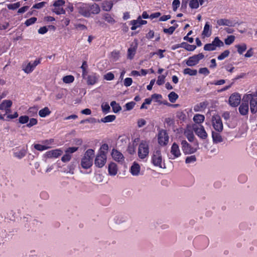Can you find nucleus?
<instances>
[{"label":"nucleus","instance_id":"69168bd1","mask_svg":"<svg viewBox=\"0 0 257 257\" xmlns=\"http://www.w3.org/2000/svg\"><path fill=\"white\" fill-rule=\"evenodd\" d=\"M199 73L205 75H208L210 73L209 70L206 67L201 68L199 69Z\"/></svg>","mask_w":257,"mask_h":257},{"label":"nucleus","instance_id":"0eeeda50","mask_svg":"<svg viewBox=\"0 0 257 257\" xmlns=\"http://www.w3.org/2000/svg\"><path fill=\"white\" fill-rule=\"evenodd\" d=\"M204 57V55L202 53L194 55L189 57L188 59L186 60V64L188 66H194L198 64L200 60L203 59Z\"/></svg>","mask_w":257,"mask_h":257},{"label":"nucleus","instance_id":"a878e982","mask_svg":"<svg viewBox=\"0 0 257 257\" xmlns=\"http://www.w3.org/2000/svg\"><path fill=\"white\" fill-rule=\"evenodd\" d=\"M211 30L210 28V25L208 22H206L204 27V29L202 33V35L204 37H209L211 35Z\"/></svg>","mask_w":257,"mask_h":257},{"label":"nucleus","instance_id":"c03bdc74","mask_svg":"<svg viewBox=\"0 0 257 257\" xmlns=\"http://www.w3.org/2000/svg\"><path fill=\"white\" fill-rule=\"evenodd\" d=\"M235 40V36L233 35L228 36L224 40V43L226 45H231Z\"/></svg>","mask_w":257,"mask_h":257},{"label":"nucleus","instance_id":"0e129e2a","mask_svg":"<svg viewBox=\"0 0 257 257\" xmlns=\"http://www.w3.org/2000/svg\"><path fill=\"white\" fill-rule=\"evenodd\" d=\"M114 78V74L112 72H108L104 76V78L106 80H112Z\"/></svg>","mask_w":257,"mask_h":257},{"label":"nucleus","instance_id":"f257e3e1","mask_svg":"<svg viewBox=\"0 0 257 257\" xmlns=\"http://www.w3.org/2000/svg\"><path fill=\"white\" fill-rule=\"evenodd\" d=\"M76 8L78 13L81 16L89 18L91 15L98 14L100 12V9L98 5L94 4H87L79 3L76 4Z\"/></svg>","mask_w":257,"mask_h":257},{"label":"nucleus","instance_id":"a19ab883","mask_svg":"<svg viewBox=\"0 0 257 257\" xmlns=\"http://www.w3.org/2000/svg\"><path fill=\"white\" fill-rule=\"evenodd\" d=\"M130 24L132 25L131 27L132 30H135L138 28L141 27L140 23H139V20H132L130 22Z\"/></svg>","mask_w":257,"mask_h":257},{"label":"nucleus","instance_id":"4d7b16f0","mask_svg":"<svg viewBox=\"0 0 257 257\" xmlns=\"http://www.w3.org/2000/svg\"><path fill=\"white\" fill-rule=\"evenodd\" d=\"M204 50L208 51H214L215 50V48L213 47L212 43H208L204 45Z\"/></svg>","mask_w":257,"mask_h":257},{"label":"nucleus","instance_id":"680f3d73","mask_svg":"<svg viewBox=\"0 0 257 257\" xmlns=\"http://www.w3.org/2000/svg\"><path fill=\"white\" fill-rule=\"evenodd\" d=\"M71 158V155L68 153H66V154L63 155V156L61 158V160L63 162H67L70 160Z\"/></svg>","mask_w":257,"mask_h":257},{"label":"nucleus","instance_id":"ddd939ff","mask_svg":"<svg viewBox=\"0 0 257 257\" xmlns=\"http://www.w3.org/2000/svg\"><path fill=\"white\" fill-rule=\"evenodd\" d=\"M194 131L196 135L201 139L205 140L208 137V135L202 125H200L199 127H194Z\"/></svg>","mask_w":257,"mask_h":257},{"label":"nucleus","instance_id":"20e7f679","mask_svg":"<svg viewBox=\"0 0 257 257\" xmlns=\"http://www.w3.org/2000/svg\"><path fill=\"white\" fill-rule=\"evenodd\" d=\"M149 153V143L146 141H142L138 148L139 157L141 159H144L148 156Z\"/></svg>","mask_w":257,"mask_h":257},{"label":"nucleus","instance_id":"e2e57ef3","mask_svg":"<svg viewBox=\"0 0 257 257\" xmlns=\"http://www.w3.org/2000/svg\"><path fill=\"white\" fill-rule=\"evenodd\" d=\"M65 4V1L63 0H57L53 4L54 7H61Z\"/></svg>","mask_w":257,"mask_h":257},{"label":"nucleus","instance_id":"8fccbe9b","mask_svg":"<svg viewBox=\"0 0 257 257\" xmlns=\"http://www.w3.org/2000/svg\"><path fill=\"white\" fill-rule=\"evenodd\" d=\"M34 148L39 151H43L44 150H46L47 149H49V147H46L44 145H40V144H34Z\"/></svg>","mask_w":257,"mask_h":257},{"label":"nucleus","instance_id":"13d9d810","mask_svg":"<svg viewBox=\"0 0 257 257\" xmlns=\"http://www.w3.org/2000/svg\"><path fill=\"white\" fill-rule=\"evenodd\" d=\"M176 116L182 120H184L186 118V114L182 111H178L176 113Z\"/></svg>","mask_w":257,"mask_h":257},{"label":"nucleus","instance_id":"49530a36","mask_svg":"<svg viewBox=\"0 0 257 257\" xmlns=\"http://www.w3.org/2000/svg\"><path fill=\"white\" fill-rule=\"evenodd\" d=\"M178 25H177L176 27L175 26H171L169 27V28H164L163 29V32L166 34H168L169 35H172L174 32L175 31V29L177 28Z\"/></svg>","mask_w":257,"mask_h":257},{"label":"nucleus","instance_id":"7c9ffc66","mask_svg":"<svg viewBox=\"0 0 257 257\" xmlns=\"http://www.w3.org/2000/svg\"><path fill=\"white\" fill-rule=\"evenodd\" d=\"M51 111L48 107H45L44 108L40 110L39 115L41 117H45L51 113Z\"/></svg>","mask_w":257,"mask_h":257},{"label":"nucleus","instance_id":"f704fd0d","mask_svg":"<svg viewBox=\"0 0 257 257\" xmlns=\"http://www.w3.org/2000/svg\"><path fill=\"white\" fill-rule=\"evenodd\" d=\"M110 105L112 107L113 111L114 113H117L121 109V106L115 101H111L110 103Z\"/></svg>","mask_w":257,"mask_h":257},{"label":"nucleus","instance_id":"6e6552de","mask_svg":"<svg viewBox=\"0 0 257 257\" xmlns=\"http://www.w3.org/2000/svg\"><path fill=\"white\" fill-rule=\"evenodd\" d=\"M106 155L103 153H98L94 160L95 165L98 168H102L106 162Z\"/></svg>","mask_w":257,"mask_h":257},{"label":"nucleus","instance_id":"603ef678","mask_svg":"<svg viewBox=\"0 0 257 257\" xmlns=\"http://www.w3.org/2000/svg\"><path fill=\"white\" fill-rule=\"evenodd\" d=\"M108 150V145L106 144H104L102 145V146H101L98 153L100 154V153H103L106 155Z\"/></svg>","mask_w":257,"mask_h":257},{"label":"nucleus","instance_id":"dca6fc26","mask_svg":"<svg viewBox=\"0 0 257 257\" xmlns=\"http://www.w3.org/2000/svg\"><path fill=\"white\" fill-rule=\"evenodd\" d=\"M99 75L96 73L92 72L88 75L86 79H87V84L89 85H93L98 81Z\"/></svg>","mask_w":257,"mask_h":257},{"label":"nucleus","instance_id":"09e8293b","mask_svg":"<svg viewBox=\"0 0 257 257\" xmlns=\"http://www.w3.org/2000/svg\"><path fill=\"white\" fill-rule=\"evenodd\" d=\"M29 120V117L27 115H22L19 118V122L21 124H25L28 123Z\"/></svg>","mask_w":257,"mask_h":257},{"label":"nucleus","instance_id":"a18cd8bd","mask_svg":"<svg viewBox=\"0 0 257 257\" xmlns=\"http://www.w3.org/2000/svg\"><path fill=\"white\" fill-rule=\"evenodd\" d=\"M229 51L228 50H226L217 57V59L219 60H222L224 59L225 58L229 56Z\"/></svg>","mask_w":257,"mask_h":257},{"label":"nucleus","instance_id":"a211bd4d","mask_svg":"<svg viewBox=\"0 0 257 257\" xmlns=\"http://www.w3.org/2000/svg\"><path fill=\"white\" fill-rule=\"evenodd\" d=\"M62 153L63 152L60 149H55L47 152L46 156L49 158H57L60 156Z\"/></svg>","mask_w":257,"mask_h":257},{"label":"nucleus","instance_id":"58836bf2","mask_svg":"<svg viewBox=\"0 0 257 257\" xmlns=\"http://www.w3.org/2000/svg\"><path fill=\"white\" fill-rule=\"evenodd\" d=\"M116 117L114 115H108L101 119V121L103 122H109L113 121Z\"/></svg>","mask_w":257,"mask_h":257},{"label":"nucleus","instance_id":"72a5a7b5","mask_svg":"<svg viewBox=\"0 0 257 257\" xmlns=\"http://www.w3.org/2000/svg\"><path fill=\"white\" fill-rule=\"evenodd\" d=\"M184 135L186 137L190 142H192L194 139V135L192 131L186 130L184 131Z\"/></svg>","mask_w":257,"mask_h":257},{"label":"nucleus","instance_id":"9d476101","mask_svg":"<svg viewBox=\"0 0 257 257\" xmlns=\"http://www.w3.org/2000/svg\"><path fill=\"white\" fill-rule=\"evenodd\" d=\"M169 138L166 131L162 130L158 134V143L161 146H165L168 143Z\"/></svg>","mask_w":257,"mask_h":257},{"label":"nucleus","instance_id":"9b49d317","mask_svg":"<svg viewBox=\"0 0 257 257\" xmlns=\"http://www.w3.org/2000/svg\"><path fill=\"white\" fill-rule=\"evenodd\" d=\"M42 58H39L35 60L33 63L30 62L28 63L26 66L23 69L24 71L26 73H31L35 67L39 64L41 63Z\"/></svg>","mask_w":257,"mask_h":257},{"label":"nucleus","instance_id":"ea45409f","mask_svg":"<svg viewBox=\"0 0 257 257\" xmlns=\"http://www.w3.org/2000/svg\"><path fill=\"white\" fill-rule=\"evenodd\" d=\"M52 12L57 15L65 14V10L62 7H54L52 10Z\"/></svg>","mask_w":257,"mask_h":257},{"label":"nucleus","instance_id":"bf43d9fd","mask_svg":"<svg viewBox=\"0 0 257 257\" xmlns=\"http://www.w3.org/2000/svg\"><path fill=\"white\" fill-rule=\"evenodd\" d=\"M196 161V157L194 155L187 157L186 158L185 162L187 164L194 162Z\"/></svg>","mask_w":257,"mask_h":257},{"label":"nucleus","instance_id":"f03ea898","mask_svg":"<svg viewBox=\"0 0 257 257\" xmlns=\"http://www.w3.org/2000/svg\"><path fill=\"white\" fill-rule=\"evenodd\" d=\"M94 156V151L88 149L81 159V165L83 168L88 169L92 165L93 158Z\"/></svg>","mask_w":257,"mask_h":257},{"label":"nucleus","instance_id":"412c9836","mask_svg":"<svg viewBox=\"0 0 257 257\" xmlns=\"http://www.w3.org/2000/svg\"><path fill=\"white\" fill-rule=\"evenodd\" d=\"M13 104V102L11 100L5 99L0 104V110H7L11 107Z\"/></svg>","mask_w":257,"mask_h":257},{"label":"nucleus","instance_id":"3c124183","mask_svg":"<svg viewBox=\"0 0 257 257\" xmlns=\"http://www.w3.org/2000/svg\"><path fill=\"white\" fill-rule=\"evenodd\" d=\"M28 122H29L27 123L26 126L30 128V127H32L33 126L36 125L38 123V120L36 118H32L29 119Z\"/></svg>","mask_w":257,"mask_h":257},{"label":"nucleus","instance_id":"5fc2aeb1","mask_svg":"<svg viewBox=\"0 0 257 257\" xmlns=\"http://www.w3.org/2000/svg\"><path fill=\"white\" fill-rule=\"evenodd\" d=\"M37 19L36 17H32L29 19H27L25 22V24L27 26H29L33 24H34L37 21Z\"/></svg>","mask_w":257,"mask_h":257},{"label":"nucleus","instance_id":"2eb2a0df","mask_svg":"<svg viewBox=\"0 0 257 257\" xmlns=\"http://www.w3.org/2000/svg\"><path fill=\"white\" fill-rule=\"evenodd\" d=\"M228 101L231 106H237L240 102V95L238 93L232 94L229 98Z\"/></svg>","mask_w":257,"mask_h":257},{"label":"nucleus","instance_id":"e433bc0d","mask_svg":"<svg viewBox=\"0 0 257 257\" xmlns=\"http://www.w3.org/2000/svg\"><path fill=\"white\" fill-rule=\"evenodd\" d=\"M104 19L107 23L113 24L115 23V21L114 18L109 14H105L103 16Z\"/></svg>","mask_w":257,"mask_h":257},{"label":"nucleus","instance_id":"f3484780","mask_svg":"<svg viewBox=\"0 0 257 257\" xmlns=\"http://www.w3.org/2000/svg\"><path fill=\"white\" fill-rule=\"evenodd\" d=\"M170 152L171 155L173 156V158H172L173 159L178 158L181 155L179 145L176 143H174L172 144Z\"/></svg>","mask_w":257,"mask_h":257},{"label":"nucleus","instance_id":"423d86ee","mask_svg":"<svg viewBox=\"0 0 257 257\" xmlns=\"http://www.w3.org/2000/svg\"><path fill=\"white\" fill-rule=\"evenodd\" d=\"M151 162L155 166L162 168V157L159 149H156L153 152Z\"/></svg>","mask_w":257,"mask_h":257},{"label":"nucleus","instance_id":"774afa93","mask_svg":"<svg viewBox=\"0 0 257 257\" xmlns=\"http://www.w3.org/2000/svg\"><path fill=\"white\" fill-rule=\"evenodd\" d=\"M135 104H136V103L134 102V101H131V102L126 103L125 104V107H126V110H130L132 109L134 107Z\"/></svg>","mask_w":257,"mask_h":257},{"label":"nucleus","instance_id":"4c0bfd02","mask_svg":"<svg viewBox=\"0 0 257 257\" xmlns=\"http://www.w3.org/2000/svg\"><path fill=\"white\" fill-rule=\"evenodd\" d=\"M235 47L237 48V52L240 55L242 54L247 49L246 45L245 44L237 45L235 46Z\"/></svg>","mask_w":257,"mask_h":257},{"label":"nucleus","instance_id":"de8ad7c7","mask_svg":"<svg viewBox=\"0 0 257 257\" xmlns=\"http://www.w3.org/2000/svg\"><path fill=\"white\" fill-rule=\"evenodd\" d=\"M54 140L53 139H50L43 141V144H44L45 147H49V149L52 147V145L54 144Z\"/></svg>","mask_w":257,"mask_h":257},{"label":"nucleus","instance_id":"39448f33","mask_svg":"<svg viewBox=\"0 0 257 257\" xmlns=\"http://www.w3.org/2000/svg\"><path fill=\"white\" fill-rule=\"evenodd\" d=\"M211 123L215 131L222 132L223 130V125L222 119L218 114L213 115L211 118Z\"/></svg>","mask_w":257,"mask_h":257},{"label":"nucleus","instance_id":"cd10ccee","mask_svg":"<svg viewBox=\"0 0 257 257\" xmlns=\"http://www.w3.org/2000/svg\"><path fill=\"white\" fill-rule=\"evenodd\" d=\"M208 103L206 102H202L195 105L194 107V110L195 112L201 111L205 109Z\"/></svg>","mask_w":257,"mask_h":257},{"label":"nucleus","instance_id":"37998d69","mask_svg":"<svg viewBox=\"0 0 257 257\" xmlns=\"http://www.w3.org/2000/svg\"><path fill=\"white\" fill-rule=\"evenodd\" d=\"M74 81V77L72 75H67L63 77V81L65 83H70Z\"/></svg>","mask_w":257,"mask_h":257},{"label":"nucleus","instance_id":"b1692460","mask_svg":"<svg viewBox=\"0 0 257 257\" xmlns=\"http://www.w3.org/2000/svg\"><path fill=\"white\" fill-rule=\"evenodd\" d=\"M130 170L133 175H138L140 172V166L138 163L135 162L132 166Z\"/></svg>","mask_w":257,"mask_h":257},{"label":"nucleus","instance_id":"5701e85b","mask_svg":"<svg viewBox=\"0 0 257 257\" xmlns=\"http://www.w3.org/2000/svg\"><path fill=\"white\" fill-rule=\"evenodd\" d=\"M137 45L135 46L131 45L127 50V57L128 59L132 60L134 58L137 51Z\"/></svg>","mask_w":257,"mask_h":257},{"label":"nucleus","instance_id":"7ed1b4c3","mask_svg":"<svg viewBox=\"0 0 257 257\" xmlns=\"http://www.w3.org/2000/svg\"><path fill=\"white\" fill-rule=\"evenodd\" d=\"M246 101H249L250 109L251 113L257 112V93H252L246 95L245 97Z\"/></svg>","mask_w":257,"mask_h":257},{"label":"nucleus","instance_id":"c85d7f7f","mask_svg":"<svg viewBox=\"0 0 257 257\" xmlns=\"http://www.w3.org/2000/svg\"><path fill=\"white\" fill-rule=\"evenodd\" d=\"M193 121L198 124L202 123L205 119V116L203 114H196L194 115Z\"/></svg>","mask_w":257,"mask_h":257},{"label":"nucleus","instance_id":"473e14b6","mask_svg":"<svg viewBox=\"0 0 257 257\" xmlns=\"http://www.w3.org/2000/svg\"><path fill=\"white\" fill-rule=\"evenodd\" d=\"M183 73L185 75H189L190 76H195L197 74V71L196 69H192L187 68L184 69Z\"/></svg>","mask_w":257,"mask_h":257},{"label":"nucleus","instance_id":"aec40b11","mask_svg":"<svg viewBox=\"0 0 257 257\" xmlns=\"http://www.w3.org/2000/svg\"><path fill=\"white\" fill-rule=\"evenodd\" d=\"M28 148H23L18 151L14 153V156L19 159L24 158L27 154Z\"/></svg>","mask_w":257,"mask_h":257},{"label":"nucleus","instance_id":"393cba45","mask_svg":"<svg viewBox=\"0 0 257 257\" xmlns=\"http://www.w3.org/2000/svg\"><path fill=\"white\" fill-rule=\"evenodd\" d=\"M217 24L218 26H227L231 27L233 26V23L229 20L226 19H221L217 21Z\"/></svg>","mask_w":257,"mask_h":257},{"label":"nucleus","instance_id":"052dcab7","mask_svg":"<svg viewBox=\"0 0 257 257\" xmlns=\"http://www.w3.org/2000/svg\"><path fill=\"white\" fill-rule=\"evenodd\" d=\"M180 2L179 0H174L172 3L173 10L176 11L177 9L179 7Z\"/></svg>","mask_w":257,"mask_h":257},{"label":"nucleus","instance_id":"4468645a","mask_svg":"<svg viewBox=\"0 0 257 257\" xmlns=\"http://www.w3.org/2000/svg\"><path fill=\"white\" fill-rule=\"evenodd\" d=\"M111 155L113 159L118 163H122L124 161L123 154L116 149H113L112 150Z\"/></svg>","mask_w":257,"mask_h":257},{"label":"nucleus","instance_id":"1a4fd4ad","mask_svg":"<svg viewBox=\"0 0 257 257\" xmlns=\"http://www.w3.org/2000/svg\"><path fill=\"white\" fill-rule=\"evenodd\" d=\"M182 149L185 154H193L196 151V149L193 148L186 140L181 142Z\"/></svg>","mask_w":257,"mask_h":257},{"label":"nucleus","instance_id":"c756f323","mask_svg":"<svg viewBox=\"0 0 257 257\" xmlns=\"http://www.w3.org/2000/svg\"><path fill=\"white\" fill-rule=\"evenodd\" d=\"M211 43L212 44L213 47L215 48V50L217 47H221L224 46L223 42L220 40L218 37H215Z\"/></svg>","mask_w":257,"mask_h":257},{"label":"nucleus","instance_id":"4be33fe9","mask_svg":"<svg viewBox=\"0 0 257 257\" xmlns=\"http://www.w3.org/2000/svg\"><path fill=\"white\" fill-rule=\"evenodd\" d=\"M108 171L109 175L111 176L115 175L118 171L117 165L113 162L110 163L108 167Z\"/></svg>","mask_w":257,"mask_h":257},{"label":"nucleus","instance_id":"79ce46f5","mask_svg":"<svg viewBox=\"0 0 257 257\" xmlns=\"http://www.w3.org/2000/svg\"><path fill=\"white\" fill-rule=\"evenodd\" d=\"M190 8L192 9H196L199 7V2L198 0H190L189 3Z\"/></svg>","mask_w":257,"mask_h":257},{"label":"nucleus","instance_id":"f8f14e48","mask_svg":"<svg viewBox=\"0 0 257 257\" xmlns=\"http://www.w3.org/2000/svg\"><path fill=\"white\" fill-rule=\"evenodd\" d=\"M248 103L245 99V96L243 97L242 103L238 108L239 113L241 115H247L248 113Z\"/></svg>","mask_w":257,"mask_h":257},{"label":"nucleus","instance_id":"864d4df0","mask_svg":"<svg viewBox=\"0 0 257 257\" xmlns=\"http://www.w3.org/2000/svg\"><path fill=\"white\" fill-rule=\"evenodd\" d=\"M166 75H159L158 77V79L157 80V84L158 85H162L165 83V79Z\"/></svg>","mask_w":257,"mask_h":257},{"label":"nucleus","instance_id":"c9c22d12","mask_svg":"<svg viewBox=\"0 0 257 257\" xmlns=\"http://www.w3.org/2000/svg\"><path fill=\"white\" fill-rule=\"evenodd\" d=\"M169 101L172 103H174L178 98V95L174 91H172L168 95Z\"/></svg>","mask_w":257,"mask_h":257},{"label":"nucleus","instance_id":"bb28decb","mask_svg":"<svg viewBox=\"0 0 257 257\" xmlns=\"http://www.w3.org/2000/svg\"><path fill=\"white\" fill-rule=\"evenodd\" d=\"M113 3L112 1H105L102 3V8L103 10L108 12L111 10L113 7Z\"/></svg>","mask_w":257,"mask_h":257},{"label":"nucleus","instance_id":"2f4dec72","mask_svg":"<svg viewBox=\"0 0 257 257\" xmlns=\"http://www.w3.org/2000/svg\"><path fill=\"white\" fill-rule=\"evenodd\" d=\"M181 45L182 48H184L188 51H193L196 48V46L195 45H190L186 42H182Z\"/></svg>","mask_w":257,"mask_h":257},{"label":"nucleus","instance_id":"338daca9","mask_svg":"<svg viewBox=\"0 0 257 257\" xmlns=\"http://www.w3.org/2000/svg\"><path fill=\"white\" fill-rule=\"evenodd\" d=\"M102 109L103 112L108 113L110 110V106L109 104L107 103L105 104H102L101 105Z\"/></svg>","mask_w":257,"mask_h":257},{"label":"nucleus","instance_id":"6e6d98bb","mask_svg":"<svg viewBox=\"0 0 257 257\" xmlns=\"http://www.w3.org/2000/svg\"><path fill=\"white\" fill-rule=\"evenodd\" d=\"M20 7V2H17L14 4H9L8 5V8L9 10H16L17 9L19 8Z\"/></svg>","mask_w":257,"mask_h":257},{"label":"nucleus","instance_id":"6ab92c4d","mask_svg":"<svg viewBox=\"0 0 257 257\" xmlns=\"http://www.w3.org/2000/svg\"><path fill=\"white\" fill-rule=\"evenodd\" d=\"M220 133L216 131H212V141L214 144H218L223 142V139L220 134Z\"/></svg>","mask_w":257,"mask_h":257}]
</instances>
